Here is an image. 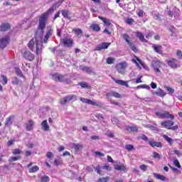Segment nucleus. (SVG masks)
<instances>
[{
  "instance_id": "obj_56",
  "label": "nucleus",
  "mask_w": 182,
  "mask_h": 182,
  "mask_svg": "<svg viewBox=\"0 0 182 182\" xmlns=\"http://www.w3.org/2000/svg\"><path fill=\"white\" fill-rule=\"evenodd\" d=\"M1 77L3 79V81L4 82L3 85H6L8 83V77L4 75H1Z\"/></svg>"
},
{
  "instance_id": "obj_16",
  "label": "nucleus",
  "mask_w": 182,
  "mask_h": 182,
  "mask_svg": "<svg viewBox=\"0 0 182 182\" xmlns=\"http://www.w3.org/2000/svg\"><path fill=\"white\" fill-rule=\"evenodd\" d=\"M152 49H154V52H156V53H159V55H161V53H163V46L160 44L156 45V44H154L152 46Z\"/></svg>"
},
{
  "instance_id": "obj_35",
  "label": "nucleus",
  "mask_w": 182,
  "mask_h": 182,
  "mask_svg": "<svg viewBox=\"0 0 182 182\" xmlns=\"http://www.w3.org/2000/svg\"><path fill=\"white\" fill-rule=\"evenodd\" d=\"M22 159V156H11L9 159V163H12L13 161H18V160H21Z\"/></svg>"
},
{
  "instance_id": "obj_49",
  "label": "nucleus",
  "mask_w": 182,
  "mask_h": 182,
  "mask_svg": "<svg viewBox=\"0 0 182 182\" xmlns=\"http://www.w3.org/2000/svg\"><path fill=\"white\" fill-rule=\"evenodd\" d=\"M40 182H49V176H43L41 177Z\"/></svg>"
},
{
  "instance_id": "obj_8",
  "label": "nucleus",
  "mask_w": 182,
  "mask_h": 182,
  "mask_svg": "<svg viewBox=\"0 0 182 182\" xmlns=\"http://www.w3.org/2000/svg\"><path fill=\"white\" fill-rule=\"evenodd\" d=\"M166 63L169 68H171V69H177L178 68H180L178 60L176 58H170L169 60H166Z\"/></svg>"
},
{
  "instance_id": "obj_19",
  "label": "nucleus",
  "mask_w": 182,
  "mask_h": 182,
  "mask_svg": "<svg viewBox=\"0 0 182 182\" xmlns=\"http://www.w3.org/2000/svg\"><path fill=\"white\" fill-rule=\"evenodd\" d=\"M149 144L151 146V147H159V149H161V147H163V144L159 141H149Z\"/></svg>"
},
{
  "instance_id": "obj_15",
  "label": "nucleus",
  "mask_w": 182,
  "mask_h": 182,
  "mask_svg": "<svg viewBox=\"0 0 182 182\" xmlns=\"http://www.w3.org/2000/svg\"><path fill=\"white\" fill-rule=\"evenodd\" d=\"M112 80L117 85H119L120 86H125V87H129V84L127 81H124L123 80H117L114 77L112 78Z\"/></svg>"
},
{
  "instance_id": "obj_51",
  "label": "nucleus",
  "mask_w": 182,
  "mask_h": 182,
  "mask_svg": "<svg viewBox=\"0 0 182 182\" xmlns=\"http://www.w3.org/2000/svg\"><path fill=\"white\" fill-rule=\"evenodd\" d=\"M136 89H150V86L147 85H141L136 87Z\"/></svg>"
},
{
  "instance_id": "obj_20",
  "label": "nucleus",
  "mask_w": 182,
  "mask_h": 182,
  "mask_svg": "<svg viewBox=\"0 0 182 182\" xmlns=\"http://www.w3.org/2000/svg\"><path fill=\"white\" fill-rule=\"evenodd\" d=\"M14 119H15V115H11L9 117H7L6 119V122L4 123V126L8 127V126H11V124H13Z\"/></svg>"
},
{
  "instance_id": "obj_38",
  "label": "nucleus",
  "mask_w": 182,
  "mask_h": 182,
  "mask_svg": "<svg viewBox=\"0 0 182 182\" xmlns=\"http://www.w3.org/2000/svg\"><path fill=\"white\" fill-rule=\"evenodd\" d=\"M115 60H116V59L114 58H112V57H108L106 59V62H107V65H113V63H114Z\"/></svg>"
},
{
  "instance_id": "obj_26",
  "label": "nucleus",
  "mask_w": 182,
  "mask_h": 182,
  "mask_svg": "<svg viewBox=\"0 0 182 182\" xmlns=\"http://www.w3.org/2000/svg\"><path fill=\"white\" fill-rule=\"evenodd\" d=\"M78 85L82 89H89L90 90L92 89V86H90V85H89V83L84 82V81L79 82Z\"/></svg>"
},
{
  "instance_id": "obj_50",
  "label": "nucleus",
  "mask_w": 182,
  "mask_h": 182,
  "mask_svg": "<svg viewBox=\"0 0 182 182\" xmlns=\"http://www.w3.org/2000/svg\"><path fill=\"white\" fill-rule=\"evenodd\" d=\"M95 171H96V173H97V174H102V167L100 166V165L96 166L95 168Z\"/></svg>"
},
{
  "instance_id": "obj_42",
  "label": "nucleus",
  "mask_w": 182,
  "mask_h": 182,
  "mask_svg": "<svg viewBox=\"0 0 182 182\" xmlns=\"http://www.w3.org/2000/svg\"><path fill=\"white\" fill-rule=\"evenodd\" d=\"M73 147L75 151H79L80 149H83V146L80 144H73Z\"/></svg>"
},
{
  "instance_id": "obj_41",
  "label": "nucleus",
  "mask_w": 182,
  "mask_h": 182,
  "mask_svg": "<svg viewBox=\"0 0 182 182\" xmlns=\"http://www.w3.org/2000/svg\"><path fill=\"white\" fill-rule=\"evenodd\" d=\"M112 97H115V99H122V94L115 91H112Z\"/></svg>"
},
{
  "instance_id": "obj_17",
  "label": "nucleus",
  "mask_w": 182,
  "mask_h": 182,
  "mask_svg": "<svg viewBox=\"0 0 182 182\" xmlns=\"http://www.w3.org/2000/svg\"><path fill=\"white\" fill-rule=\"evenodd\" d=\"M153 176L154 178H156V180H160L161 181H168V178H167L164 175L159 174L157 173H154Z\"/></svg>"
},
{
  "instance_id": "obj_58",
  "label": "nucleus",
  "mask_w": 182,
  "mask_h": 182,
  "mask_svg": "<svg viewBox=\"0 0 182 182\" xmlns=\"http://www.w3.org/2000/svg\"><path fill=\"white\" fill-rule=\"evenodd\" d=\"M176 56L178 57V59L182 60V52L181 50H177Z\"/></svg>"
},
{
  "instance_id": "obj_6",
  "label": "nucleus",
  "mask_w": 182,
  "mask_h": 182,
  "mask_svg": "<svg viewBox=\"0 0 182 182\" xmlns=\"http://www.w3.org/2000/svg\"><path fill=\"white\" fill-rule=\"evenodd\" d=\"M76 99H77V97L76 96V95L66 96L60 99V105H66V103H69V102H72V100H74L75 102Z\"/></svg>"
},
{
  "instance_id": "obj_36",
  "label": "nucleus",
  "mask_w": 182,
  "mask_h": 182,
  "mask_svg": "<svg viewBox=\"0 0 182 182\" xmlns=\"http://www.w3.org/2000/svg\"><path fill=\"white\" fill-rule=\"evenodd\" d=\"M128 46H129L130 49H132L133 52H134V53H137L139 52V49H137V47H136V46L133 44V43H130L129 44H128Z\"/></svg>"
},
{
  "instance_id": "obj_33",
  "label": "nucleus",
  "mask_w": 182,
  "mask_h": 182,
  "mask_svg": "<svg viewBox=\"0 0 182 182\" xmlns=\"http://www.w3.org/2000/svg\"><path fill=\"white\" fill-rule=\"evenodd\" d=\"M155 95H156V96H159L160 97H164L166 96V92L159 88V91L155 92Z\"/></svg>"
},
{
  "instance_id": "obj_47",
  "label": "nucleus",
  "mask_w": 182,
  "mask_h": 182,
  "mask_svg": "<svg viewBox=\"0 0 182 182\" xmlns=\"http://www.w3.org/2000/svg\"><path fill=\"white\" fill-rule=\"evenodd\" d=\"M21 153H22V151H21V149H13L12 151V154L14 156H18V154H21Z\"/></svg>"
},
{
  "instance_id": "obj_37",
  "label": "nucleus",
  "mask_w": 182,
  "mask_h": 182,
  "mask_svg": "<svg viewBox=\"0 0 182 182\" xmlns=\"http://www.w3.org/2000/svg\"><path fill=\"white\" fill-rule=\"evenodd\" d=\"M109 181H110V177H109V176L100 178L97 181V182H109Z\"/></svg>"
},
{
  "instance_id": "obj_43",
  "label": "nucleus",
  "mask_w": 182,
  "mask_h": 182,
  "mask_svg": "<svg viewBox=\"0 0 182 182\" xmlns=\"http://www.w3.org/2000/svg\"><path fill=\"white\" fill-rule=\"evenodd\" d=\"M42 53V46H39L38 43H36V55H41Z\"/></svg>"
},
{
  "instance_id": "obj_59",
  "label": "nucleus",
  "mask_w": 182,
  "mask_h": 182,
  "mask_svg": "<svg viewBox=\"0 0 182 182\" xmlns=\"http://www.w3.org/2000/svg\"><path fill=\"white\" fill-rule=\"evenodd\" d=\"M141 140H144V141H147L149 143V141H150V140H149V138L147 137V136H146L145 134H142L141 136Z\"/></svg>"
},
{
  "instance_id": "obj_5",
  "label": "nucleus",
  "mask_w": 182,
  "mask_h": 182,
  "mask_svg": "<svg viewBox=\"0 0 182 182\" xmlns=\"http://www.w3.org/2000/svg\"><path fill=\"white\" fill-rule=\"evenodd\" d=\"M128 66L127 62L123 61L116 65L115 68L119 75H124L126 69Z\"/></svg>"
},
{
  "instance_id": "obj_7",
  "label": "nucleus",
  "mask_w": 182,
  "mask_h": 182,
  "mask_svg": "<svg viewBox=\"0 0 182 182\" xmlns=\"http://www.w3.org/2000/svg\"><path fill=\"white\" fill-rule=\"evenodd\" d=\"M80 100L82 103H86L87 105H92V106H96L97 107H103V103L102 102L97 103L95 101H92V100H89L83 97H80Z\"/></svg>"
},
{
  "instance_id": "obj_13",
  "label": "nucleus",
  "mask_w": 182,
  "mask_h": 182,
  "mask_svg": "<svg viewBox=\"0 0 182 182\" xmlns=\"http://www.w3.org/2000/svg\"><path fill=\"white\" fill-rule=\"evenodd\" d=\"M11 29V24L9 23H3L0 26V32H6Z\"/></svg>"
},
{
  "instance_id": "obj_39",
  "label": "nucleus",
  "mask_w": 182,
  "mask_h": 182,
  "mask_svg": "<svg viewBox=\"0 0 182 182\" xmlns=\"http://www.w3.org/2000/svg\"><path fill=\"white\" fill-rule=\"evenodd\" d=\"M16 75L19 76V77H24L23 73H22V70L19 69V68H15Z\"/></svg>"
},
{
  "instance_id": "obj_21",
  "label": "nucleus",
  "mask_w": 182,
  "mask_h": 182,
  "mask_svg": "<svg viewBox=\"0 0 182 182\" xmlns=\"http://www.w3.org/2000/svg\"><path fill=\"white\" fill-rule=\"evenodd\" d=\"M35 43H38V40L36 38H33L28 42V47L31 50H33L35 48Z\"/></svg>"
},
{
  "instance_id": "obj_34",
  "label": "nucleus",
  "mask_w": 182,
  "mask_h": 182,
  "mask_svg": "<svg viewBox=\"0 0 182 182\" xmlns=\"http://www.w3.org/2000/svg\"><path fill=\"white\" fill-rule=\"evenodd\" d=\"M61 14H62L63 18H65V19H70V17H69V11L62 10Z\"/></svg>"
},
{
  "instance_id": "obj_61",
  "label": "nucleus",
  "mask_w": 182,
  "mask_h": 182,
  "mask_svg": "<svg viewBox=\"0 0 182 182\" xmlns=\"http://www.w3.org/2000/svg\"><path fill=\"white\" fill-rule=\"evenodd\" d=\"M173 153H175L178 157H181V156H182V153L177 149L173 150Z\"/></svg>"
},
{
  "instance_id": "obj_29",
  "label": "nucleus",
  "mask_w": 182,
  "mask_h": 182,
  "mask_svg": "<svg viewBox=\"0 0 182 182\" xmlns=\"http://www.w3.org/2000/svg\"><path fill=\"white\" fill-rule=\"evenodd\" d=\"M90 28H91L94 32H100V26L97 23H92Z\"/></svg>"
},
{
  "instance_id": "obj_32",
  "label": "nucleus",
  "mask_w": 182,
  "mask_h": 182,
  "mask_svg": "<svg viewBox=\"0 0 182 182\" xmlns=\"http://www.w3.org/2000/svg\"><path fill=\"white\" fill-rule=\"evenodd\" d=\"M125 149L127 150V151H134L136 150V148L133 146V144H127L125 145Z\"/></svg>"
},
{
  "instance_id": "obj_1",
  "label": "nucleus",
  "mask_w": 182,
  "mask_h": 182,
  "mask_svg": "<svg viewBox=\"0 0 182 182\" xmlns=\"http://www.w3.org/2000/svg\"><path fill=\"white\" fill-rule=\"evenodd\" d=\"M52 79L55 82H60L63 83H66L67 85H70V83H72V80L70 77H68L66 75H63L59 73L52 74Z\"/></svg>"
},
{
  "instance_id": "obj_40",
  "label": "nucleus",
  "mask_w": 182,
  "mask_h": 182,
  "mask_svg": "<svg viewBox=\"0 0 182 182\" xmlns=\"http://www.w3.org/2000/svg\"><path fill=\"white\" fill-rule=\"evenodd\" d=\"M164 139L168 141V143L169 144H173L174 143V140H173V139L170 138L167 135H164Z\"/></svg>"
},
{
  "instance_id": "obj_54",
  "label": "nucleus",
  "mask_w": 182,
  "mask_h": 182,
  "mask_svg": "<svg viewBox=\"0 0 182 182\" xmlns=\"http://www.w3.org/2000/svg\"><path fill=\"white\" fill-rule=\"evenodd\" d=\"M55 5H53L46 12L47 14H52V12L55 11Z\"/></svg>"
},
{
  "instance_id": "obj_63",
  "label": "nucleus",
  "mask_w": 182,
  "mask_h": 182,
  "mask_svg": "<svg viewBox=\"0 0 182 182\" xmlns=\"http://www.w3.org/2000/svg\"><path fill=\"white\" fill-rule=\"evenodd\" d=\"M154 35V32H149L146 35V39H149V38H151Z\"/></svg>"
},
{
  "instance_id": "obj_25",
  "label": "nucleus",
  "mask_w": 182,
  "mask_h": 182,
  "mask_svg": "<svg viewBox=\"0 0 182 182\" xmlns=\"http://www.w3.org/2000/svg\"><path fill=\"white\" fill-rule=\"evenodd\" d=\"M127 132L129 133H134L139 132V128L136 126H128L126 128Z\"/></svg>"
},
{
  "instance_id": "obj_52",
  "label": "nucleus",
  "mask_w": 182,
  "mask_h": 182,
  "mask_svg": "<svg viewBox=\"0 0 182 182\" xmlns=\"http://www.w3.org/2000/svg\"><path fill=\"white\" fill-rule=\"evenodd\" d=\"M134 58H135L136 60H137V62H139V65H141V66H142V68H144V64L143 61H141V60L136 55H134Z\"/></svg>"
},
{
  "instance_id": "obj_12",
  "label": "nucleus",
  "mask_w": 182,
  "mask_h": 182,
  "mask_svg": "<svg viewBox=\"0 0 182 182\" xmlns=\"http://www.w3.org/2000/svg\"><path fill=\"white\" fill-rule=\"evenodd\" d=\"M24 59L32 62L35 59V55L32 54L30 51H25L23 54Z\"/></svg>"
},
{
  "instance_id": "obj_60",
  "label": "nucleus",
  "mask_w": 182,
  "mask_h": 182,
  "mask_svg": "<svg viewBox=\"0 0 182 182\" xmlns=\"http://www.w3.org/2000/svg\"><path fill=\"white\" fill-rule=\"evenodd\" d=\"M137 16L139 18H143L144 16V11H143V10H139L137 13Z\"/></svg>"
},
{
  "instance_id": "obj_46",
  "label": "nucleus",
  "mask_w": 182,
  "mask_h": 182,
  "mask_svg": "<svg viewBox=\"0 0 182 182\" xmlns=\"http://www.w3.org/2000/svg\"><path fill=\"white\" fill-rule=\"evenodd\" d=\"M170 168L173 171V173H176V174H181V171L179 169H177L176 168H174L171 166V165L168 164Z\"/></svg>"
},
{
  "instance_id": "obj_64",
  "label": "nucleus",
  "mask_w": 182,
  "mask_h": 182,
  "mask_svg": "<svg viewBox=\"0 0 182 182\" xmlns=\"http://www.w3.org/2000/svg\"><path fill=\"white\" fill-rule=\"evenodd\" d=\"M46 157H48V159H52V157H53V153L50 151L47 152Z\"/></svg>"
},
{
  "instance_id": "obj_48",
  "label": "nucleus",
  "mask_w": 182,
  "mask_h": 182,
  "mask_svg": "<svg viewBox=\"0 0 182 182\" xmlns=\"http://www.w3.org/2000/svg\"><path fill=\"white\" fill-rule=\"evenodd\" d=\"M126 23H127V25H133V23H134V19L132 18H128L125 20Z\"/></svg>"
},
{
  "instance_id": "obj_11",
  "label": "nucleus",
  "mask_w": 182,
  "mask_h": 182,
  "mask_svg": "<svg viewBox=\"0 0 182 182\" xmlns=\"http://www.w3.org/2000/svg\"><path fill=\"white\" fill-rule=\"evenodd\" d=\"M62 43L64 46H67L68 48H70L73 45V39L65 37L61 39Z\"/></svg>"
},
{
  "instance_id": "obj_24",
  "label": "nucleus",
  "mask_w": 182,
  "mask_h": 182,
  "mask_svg": "<svg viewBox=\"0 0 182 182\" xmlns=\"http://www.w3.org/2000/svg\"><path fill=\"white\" fill-rule=\"evenodd\" d=\"M114 169L117 170L118 171H126L127 168L126 166L122 164H115L114 165Z\"/></svg>"
},
{
  "instance_id": "obj_28",
  "label": "nucleus",
  "mask_w": 182,
  "mask_h": 182,
  "mask_svg": "<svg viewBox=\"0 0 182 182\" xmlns=\"http://www.w3.org/2000/svg\"><path fill=\"white\" fill-rule=\"evenodd\" d=\"M73 32L75 33L77 38H82L83 36V31L80 28H74Z\"/></svg>"
},
{
  "instance_id": "obj_2",
  "label": "nucleus",
  "mask_w": 182,
  "mask_h": 182,
  "mask_svg": "<svg viewBox=\"0 0 182 182\" xmlns=\"http://www.w3.org/2000/svg\"><path fill=\"white\" fill-rule=\"evenodd\" d=\"M161 127L164 129H168V130H177L178 129V125H174V121L165 120L161 122Z\"/></svg>"
},
{
  "instance_id": "obj_10",
  "label": "nucleus",
  "mask_w": 182,
  "mask_h": 182,
  "mask_svg": "<svg viewBox=\"0 0 182 182\" xmlns=\"http://www.w3.org/2000/svg\"><path fill=\"white\" fill-rule=\"evenodd\" d=\"M111 43H102L99 45H97L95 48V51H97V50H103V49H107V48H109V46H110Z\"/></svg>"
},
{
  "instance_id": "obj_30",
  "label": "nucleus",
  "mask_w": 182,
  "mask_h": 182,
  "mask_svg": "<svg viewBox=\"0 0 182 182\" xmlns=\"http://www.w3.org/2000/svg\"><path fill=\"white\" fill-rule=\"evenodd\" d=\"M42 129L44 132H48L49 130V125L48 124V120H44L41 123Z\"/></svg>"
},
{
  "instance_id": "obj_44",
  "label": "nucleus",
  "mask_w": 182,
  "mask_h": 182,
  "mask_svg": "<svg viewBox=\"0 0 182 182\" xmlns=\"http://www.w3.org/2000/svg\"><path fill=\"white\" fill-rule=\"evenodd\" d=\"M12 85H19L20 83H22V81L19 80V79L17 77H14V80L11 81Z\"/></svg>"
},
{
  "instance_id": "obj_45",
  "label": "nucleus",
  "mask_w": 182,
  "mask_h": 182,
  "mask_svg": "<svg viewBox=\"0 0 182 182\" xmlns=\"http://www.w3.org/2000/svg\"><path fill=\"white\" fill-rule=\"evenodd\" d=\"M153 159H157V160H161V155L160 154L154 151L152 155Z\"/></svg>"
},
{
  "instance_id": "obj_14",
  "label": "nucleus",
  "mask_w": 182,
  "mask_h": 182,
  "mask_svg": "<svg viewBox=\"0 0 182 182\" xmlns=\"http://www.w3.org/2000/svg\"><path fill=\"white\" fill-rule=\"evenodd\" d=\"M33 126H35V121L28 120V123L26 124V130H27V132H32V130H33Z\"/></svg>"
},
{
  "instance_id": "obj_57",
  "label": "nucleus",
  "mask_w": 182,
  "mask_h": 182,
  "mask_svg": "<svg viewBox=\"0 0 182 182\" xmlns=\"http://www.w3.org/2000/svg\"><path fill=\"white\" fill-rule=\"evenodd\" d=\"M173 164H174V166L178 167V168H181V165L180 164V162L178 161V160L176 159V160L173 161Z\"/></svg>"
},
{
  "instance_id": "obj_22",
  "label": "nucleus",
  "mask_w": 182,
  "mask_h": 182,
  "mask_svg": "<svg viewBox=\"0 0 182 182\" xmlns=\"http://www.w3.org/2000/svg\"><path fill=\"white\" fill-rule=\"evenodd\" d=\"M135 36L136 38H138L139 39V41H141V42H144L146 43L147 42V40H146V38H144V34H143V33L137 31L135 33Z\"/></svg>"
},
{
  "instance_id": "obj_31",
  "label": "nucleus",
  "mask_w": 182,
  "mask_h": 182,
  "mask_svg": "<svg viewBox=\"0 0 182 182\" xmlns=\"http://www.w3.org/2000/svg\"><path fill=\"white\" fill-rule=\"evenodd\" d=\"M122 37H123L124 40L125 41V42H127V45H129L130 43H132V41H130L132 40V37H130V36H129V34L124 33V34H122Z\"/></svg>"
},
{
  "instance_id": "obj_62",
  "label": "nucleus",
  "mask_w": 182,
  "mask_h": 182,
  "mask_svg": "<svg viewBox=\"0 0 182 182\" xmlns=\"http://www.w3.org/2000/svg\"><path fill=\"white\" fill-rule=\"evenodd\" d=\"M140 170H142V171H146L147 170V166L142 164L139 166Z\"/></svg>"
},
{
  "instance_id": "obj_9",
  "label": "nucleus",
  "mask_w": 182,
  "mask_h": 182,
  "mask_svg": "<svg viewBox=\"0 0 182 182\" xmlns=\"http://www.w3.org/2000/svg\"><path fill=\"white\" fill-rule=\"evenodd\" d=\"M9 43V36H6L0 39V49H5L6 45Z\"/></svg>"
},
{
  "instance_id": "obj_4",
  "label": "nucleus",
  "mask_w": 182,
  "mask_h": 182,
  "mask_svg": "<svg viewBox=\"0 0 182 182\" xmlns=\"http://www.w3.org/2000/svg\"><path fill=\"white\" fill-rule=\"evenodd\" d=\"M46 22H48V14L44 13L39 18L38 29L43 31L46 28Z\"/></svg>"
},
{
  "instance_id": "obj_23",
  "label": "nucleus",
  "mask_w": 182,
  "mask_h": 182,
  "mask_svg": "<svg viewBox=\"0 0 182 182\" xmlns=\"http://www.w3.org/2000/svg\"><path fill=\"white\" fill-rule=\"evenodd\" d=\"M80 68L81 70H82V72H86V73H88L89 75L93 73V70H92V68L86 65H81Z\"/></svg>"
},
{
  "instance_id": "obj_55",
  "label": "nucleus",
  "mask_w": 182,
  "mask_h": 182,
  "mask_svg": "<svg viewBox=\"0 0 182 182\" xmlns=\"http://www.w3.org/2000/svg\"><path fill=\"white\" fill-rule=\"evenodd\" d=\"M166 90H167V92H168V93H174V89H173L171 87H165Z\"/></svg>"
},
{
  "instance_id": "obj_18",
  "label": "nucleus",
  "mask_w": 182,
  "mask_h": 182,
  "mask_svg": "<svg viewBox=\"0 0 182 182\" xmlns=\"http://www.w3.org/2000/svg\"><path fill=\"white\" fill-rule=\"evenodd\" d=\"M33 163H30L27 165V168H28V172L29 173H36V171H38L39 170V166H33L31 168V166H32Z\"/></svg>"
},
{
  "instance_id": "obj_3",
  "label": "nucleus",
  "mask_w": 182,
  "mask_h": 182,
  "mask_svg": "<svg viewBox=\"0 0 182 182\" xmlns=\"http://www.w3.org/2000/svg\"><path fill=\"white\" fill-rule=\"evenodd\" d=\"M155 114L159 119H171V120H174V115L165 110L162 112H156Z\"/></svg>"
},
{
  "instance_id": "obj_27",
  "label": "nucleus",
  "mask_w": 182,
  "mask_h": 182,
  "mask_svg": "<svg viewBox=\"0 0 182 182\" xmlns=\"http://www.w3.org/2000/svg\"><path fill=\"white\" fill-rule=\"evenodd\" d=\"M98 18L102 21V22L105 23V25H107V26H110L112 25V23L110 22V20L107 18H104L102 16H99Z\"/></svg>"
},
{
  "instance_id": "obj_53",
  "label": "nucleus",
  "mask_w": 182,
  "mask_h": 182,
  "mask_svg": "<svg viewBox=\"0 0 182 182\" xmlns=\"http://www.w3.org/2000/svg\"><path fill=\"white\" fill-rule=\"evenodd\" d=\"M63 163V161L60 159H55L54 160V164L55 166H60Z\"/></svg>"
}]
</instances>
